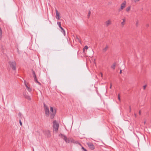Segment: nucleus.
<instances>
[{
    "mask_svg": "<svg viewBox=\"0 0 151 151\" xmlns=\"http://www.w3.org/2000/svg\"><path fill=\"white\" fill-rule=\"evenodd\" d=\"M59 136L60 137L63 139L66 143H70L71 142L73 143L74 144H78L81 146H82L81 144L78 141H75L73 139V138L71 137H69L67 138L65 135L62 133L60 134L59 135Z\"/></svg>",
    "mask_w": 151,
    "mask_h": 151,
    "instance_id": "nucleus-1",
    "label": "nucleus"
},
{
    "mask_svg": "<svg viewBox=\"0 0 151 151\" xmlns=\"http://www.w3.org/2000/svg\"><path fill=\"white\" fill-rule=\"evenodd\" d=\"M50 110L51 111L50 116V118L51 119H52L54 118L56 114V110L55 109H54L52 107H50Z\"/></svg>",
    "mask_w": 151,
    "mask_h": 151,
    "instance_id": "nucleus-2",
    "label": "nucleus"
},
{
    "mask_svg": "<svg viewBox=\"0 0 151 151\" xmlns=\"http://www.w3.org/2000/svg\"><path fill=\"white\" fill-rule=\"evenodd\" d=\"M59 127V124L57 123L56 120L54 121L53 122V127L54 129V131H55L56 133H57Z\"/></svg>",
    "mask_w": 151,
    "mask_h": 151,
    "instance_id": "nucleus-3",
    "label": "nucleus"
},
{
    "mask_svg": "<svg viewBox=\"0 0 151 151\" xmlns=\"http://www.w3.org/2000/svg\"><path fill=\"white\" fill-rule=\"evenodd\" d=\"M9 64L10 67L14 70H16V63L14 61H10Z\"/></svg>",
    "mask_w": 151,
    "mask_h": 151,
    "instance_id": "nucleus-4",
    "label": "nucleus"
},
{
    "mask_svg": "<svg viewBox=\"0 0 151 151\" xmlns=\"http://www.w3.org/2000/svg\"><path fill=\"white\" fill-rule=\"evenodd\" d=\"M44 107L45 115L47 117H48L50 115L49 108L45 103H44Z\"/></svg>",
    "mask_w": 151,
    "mask_h": 151,
    "instance_id": "nucleus-5",
    "label": "nucleus"
},
{
    "mask_svg": "<svg viewBox=\"0 0 151 151\" xmlns=\"http://www.w3.org/2000/svg\"><path fill=\"white\" fill-rule=\"evenodd\" d=\"M23 95L25 98L27 100H30L31 99V98L30 96H29L28 95V93L27 92H25L23 93Z\"/></svg>",
    "mask_w": 151,
    "mask_h": 151,
    "instance_id": "nucleus-6",
    "label": "nucleus"
},
{
    "mask_svg": "<svg viewBox=\"0 0 151 151\" xmlns=\"http://www.w3.org/2000/svg\"><path fill=\"white\" fill-rule=\"evenodd\" d=\"M87 145L91 150H93L95 149V146L93 143L89 142L87 143Z\"/></svg>",
    "mask_w": 151,
    "mask_h": 151,
    "instance_id": "nucleus-7",
    "label": "nucleus"
},
{
    "mask_svg": "<svg viewBox=\"0 0 151 151\" xmlns=\"http://www.w3.org/2000/svg\"><path fill=\"white\" fill-rule=\"evenodd\" d=\"M126 3L124 1L123 3L121 5L120 8L119 9V11H120L122 10L125 7L126 5Z\"/></svg>",
    "mask_w": 151,
    "mask_h": 151,
    "instance_id": "nucleus-8",
    "label": "nucleus"
},
{
    "mask_svg": "<svg viewBox=\"0 0 151 151\" xmlns=\"http://www.w3.org/2000/svg\"><path fill=\"white\" fill-rule=\"evenodd\" d=\"M111 21L110 20H108L104 22V25L106 27H108L111 24Z\"/></svg>",
    "mask_w": 151,
    "mask_h": 151,
    "instance_id": "nucleus-9",
    "label": "nucleus"
},
{
    "mask_svg": "<svg viewBox=\"0 0 151 151\" xmlns=\"http://www.w3.org/2000/svg\"><path fill=\"white\" fill-rule=\"evenodd\" d=\"M55 12H56L55 17L57 20H59L60 19V13L56 9H55Z\"/></svg>",
    "mask_w": 151,
    "mask_h": 151,
    "instance_id": "nucleus-10",
    "label": "nucleus"
},
{
    "mask_svg": "<svg viewBox=\"0 0 151 151\" xmlns=\"http://www.w3.org/2000/svg\"><path fill=\"white\" fill-rule=\"evenodd\" d=\"M24 83L25 84V86L26 87V89L29 92H31L32 91L31 88H30L29 87H28L26 83V81L25 80L24 81Z\"/></svg>",
    "mask_w": 151,
    "mask_h": 151,
    "instance_id": "nucleus-11",
    "label": "nucleus"
},
{
    "mask_svg": "<svg viewBox=\"0 0 151 151\" xmlns=\"http://www.w3.org/2000/svg\"><path fill=\"white\" fill-rule=\"evenodd\" d=\"M123 21L121 22V24L122 25V27H123L124 26V24H125V19H122Z\"/></svg>",
    "mask_w": 151,
    "mask_h": 151,
    "instance_id": "nucleus-12",
    "label": "nucleus"
},
{
    "mask_svg": "<svg viewBox=\"0 0 151 151\" xmlns=\"http://www.w3.org/2000/svg\"><path fill=\"white\" fill-rule=\"evenodd\" d=\"M32 73L33 74V78H37V76H36V75L35 71L33 70V69H32Z\"/></svg>",
    "mask_w": 151,
    "mask_h": 151,
    "instance_id": "nucleus-13",
    "label": "nucleus"
},
{
    "mask_svg": "<svg viewBox=\"0 0 151 151\" xmlns=\"http://www.w3.org/2000/svg\"><path fill=\"white\" fill-rule=\"evenodd\" d=\"M109 46L108 45H106V47L103 49V52H105L108 49Z\"/></svg>",
    "mask_w": 151,
    "mask_h": 151,
    "instance_id": "nucleus-14",
    "label": "nucleus"
},
{
    "mask_svg": "<svg viewBox=\"0 0 151 151\" xmlns=\"http://www.w3.org/2000/svg\"><path fill=\"white\" fill-rule=\"evenodd\" d=\"M2 31L0 27V39H1L2 37Z\"/></svg>",
    "mask_w": 151,
    "mask_h": 151,
    "instance_id": "nucleus-15",
    "label": "nucleus"
},
{
    "mask_svg": "<svg viewBox=\"0 0 151 151\" xmlns=\"http://www.w3.org/2000/svg\"><path fill=\"white\" fill-rule=\"evenodd\" d=\"M61 29V31L62 32L64 35H65V31L64 29L62 27H61V28H60Z\"/></svg>",
    "mask_w": 151,
    "mask_h": 151,
    "instance_id": "nucleus-16",
    "label": "nucleus"
},
{
    "mask_svg": "<svg viewBox=\"0 0 151 151\" xmlns=\"http://www.w3.org/2000/svg\"><path fill=\"white\" fill-rule=\"evenodd\" d=\"M116 65V63H114L113 64V65L111 66V68L113 69V70H114L115 69V67Z\"/></svg>",
    "mask_w": 151,
    "mask_h": 151,
    "instance_id": "nucleus-17",
    "label": "nucleus"
},
{
    "mask_svg": "<svg viewBox=\"0 0 151 151\" xmlns=\"http://www.w3.org/2000/svg\"><path fill=\"white\" fill-rule=\"evenodd\" d=\"M88 48V47L87 46H85L83 48V52L85 51L86 50H87Z\"/></svg>",
    "mask_w": 151,
    "mask_h": 151,
    "instance_id": "nucleus-18",
    "label": "nucleus"
},
{
    "mask_svg": "<svg viewBox=\"0 0 151 151\" xmlns=\"http://www.w3.org/2000/svg\"><path fill=\"white\" fill-rule=\"evenodd\" d=\"M131 9V6H130L128 7L126 9V11L127 12H129L130 10Z\"/></svg>",
    "mask_w": 151,
    "mask_h": 151,
    "instance_id": "nucleus-19",
    "label": "nucleus"
},
{
    "mask_svg": "<svg viewBox=\"0 0 151 151\" xmlns=\"http://www.w3.org/2000/svg\"><path fill=\"white\" fill-rule=\"evenodd\" d=\"M57 24L59 26V27L60 28H61V27H62L61 26V22H57Z\"/></svg>",
    "mask_w": 151,
    "mask_h": 151,
    "instance_id": "nucleus-20",
    "label": "nucleus"
},
{
    "mask_svg": "<svg viewBox=\"0 0 151 151\" xmlns=\"http://www.w3.org/2000/svg\"><path fill=\"white\" fill-rule=\"evenodd\" d=\"M138 25H139V21L137 20L136 21V25L137 27H138Z\"/></svg>",
    "mask_w": 151,
    "mask_h": 151,
    "instance_id": "nucleus-21",
    "label": "nucleus"
},
{
    "mask_svg": "<svg viewBox=\"0 0 151 151\" xmlns=\"http://www.w3.org/2000/svg\"><path fill=\"white\" fill-rule=\"evenodd\" d=\"M48 133V134L47 135V137H50V132L49 131H48L47 132Z\"/></svg>",
    "mask_w": 151,
    "mask_h": 151,
    "instance_id": "nucleus-22",
    "label": "nucleus"
},
{
    "mask_svg": "<svg viewBox=\"0 0 151 151\" xmlns=\"http://www.w3.org/2000/svg\"><path fill=\"white\" fill-rule=\"evenodd\" d=\"M91 12H90V11H89L88 12V17H89V16H90V14H91Z\"/></svg>",
    "mask_w": 151,
    "mask_h": 151,
    "instance_id": "nucleus-23",
    "label": "nucleus"
},
{
    "mask_svg": "<svg viewBox=\"0 0 151 151\" xmlns=\"http://www.w3.org/2000/svg\"><path fill=\"white\" fill-rule=\"evenodd\" d=\"M81 149L83 150L84 151H87V150L85 149L83 147H82Z\"/></svg>",
    "mask_w": 151,
    "mask_h": 151,
    "instance_id": "nucleus-24",
    "label": "nucleus"
},
{
    "mask_svg": "<svg viewBox=\"0 0 151 151\" xmlns=\"http://www.w3.org/2000/svg\"><path fill=\"white\" fill-rule=\"evenodd\" d=\"M35 81L36 83H37L38 82V81H37V78H34Z\"/></svg>",
    "mask_w": 151,
    "mask_h": 151,
    "instance_id": "nucleus-25",
    "label": "nucleus"
},
{
    "mask_svg": "<svg viewBox=\"0 0 151 151\" xmlns=\"http://www.w3.org/2000/svg\"><path fill=\"white\" fill-rule=\"evenodd\" d=\"M19 124H20V125L21 126H22V122L20 119L19 120Z\"/></svg>",
    "mask_w": 151,
    "mask_h": 151,
    "instance_id": "nucleus-26",
    "label": "nucleus"
},
{
    "mask_svg": "<svg viewBox=\"0 0 151 151\" xmlns=\"http://www.w3.org/2000/svg\"><path fill=\"white\" fill-rule=\"evenodd\" d=\"M147 86V85H145L144 86H143V88L144 90H145Z\"/></svg>",
    "mask_w": 151,
    "mask_h": 151,
    "instance_id": "nucleus-27",
    "label": "nucleus"
},
{
    "mask_svg": "<svg viewBox=\"0 0 151 151\" xmlns=\"http://www.w3.org/2000/svg\"><path fill=\"white\" fill-rule=\"evenodd\" d=\"M140 0H134V2L136 3L138 2V1H139Z\"/></svg>",
    "mask_w": 151,
    "mask_h": 151,
    "instance_id": "nucleus-28",
    "label": "nucleus"
},
{
    "mask_svg": "<svg viewBox=\"0 0 151 151\" xmlns=\"http://www.w3.org/2000/svg\"><path fill=\"white\" fill-rule=\"evenodd\" d=\"M118 99L119 101L120 100V96H119V94H118Z\"/></svg>",
    "mask_w": 151,
    "mask_h": 151,
    "instance_id": "nucleus-29",
    "label": "nucleus"
},
{
    "mask_svg": "<svg viewBox=\"0 0 151 151\" xmlns=\"http://www.w3.org/2000/svg\"><path fill=\"white\" fill-rule=\"evenodd\" d=\"M19 116L20 117H21V116H22V114L21 113L19 112Z\"/></svg>",
    "mask_w": 151,
    "mask_h": 151,
    "instance_id": "nucleus-30",
    "label": "nucleus"
},
{
    "mask_svg": "<svg viewBox=\"0 0 151 151\" xmlns=\"http://www.w3.org/2000/svg\"><path fill=\"white\" fill-rule=\"evenodd\" d=\"M37 83H38V84H39V85H40V86H41V83H40V82H39V81H38Z\"/></svg>",
    "mask_w": 151,
    "mask_h": 151,
    "instance_id": "nucleus-31",
    "label": "nucleus"
},
{
    "mask_svg": "<svg viewBox=\"0 0 151 151\" xmlns=\"http://www.w3.org/2000/svg\"><path fill=\"white\" fill-rule=\"evenodd\" d=\"M111 87H112V84L111 83H110V89H111Z\"/></svg>",
    "mask_w": 151,
    "mask_h": 151,
    "instance_id": "nucleus-32",
    "label": "nucleus"
},
{
    "mask_svg": "<svg viewBox=\"0 0 151 151\" xmlns=\"http://www.w3.org/2000/svg\"><path fill=\"white\" fill-rule=\"evenodd\" d=\"M139 115H141V111H139Z\"/></svg>",
    "mask_w": 151,
    "mask_h": 151,
    "instance_id": "nucleus-33",
    "label": "nucleus"
},
{
    "mask_svg": "<svg viewBox=\"0 0 151 151\" xmlns=\"http://www.w3.org/2000/svg\"><path fill=\"white\" fill-rule=\"evenodd\" d=\"M129 112H131V108L130 106H129Z\"/></svg>",
    "mask_w": 151,
    "mask_h": 151,
    "instance_id": "nucleus-34",
    "label": "nucleus"
},
{
    "mask_svg": "<svg viewBox=\"0 0 151 151\" xmlns=\"http://www.w3.org/2000/svg\"><path fill=\"white\" fill-rule=\"evenodd\" d=\"M149 26V25L148 24H147L146 25V27H148Z\"/></svg>",
    "mask_w": 151,
    "mask_h": 151,
    "instance_id": "nucleus-35",
    "label": "nucleus"
},
{
    "mask_svg": "<svg viewBox=\"0 0 151 151\" xmlns=\"http://www.w3.org/2000/svg\"><path fill=\"white\" fill-rule=\"evenodd\" d=\"M122 73V70H120V73L121 74V73Z\"/></svg>",
    "mask_w": 151,
    "mask_h": 151,
    "instance_id": "nucleus-36",
    "label": "nucleus"
},
{
    "mask_svg": "<svg viewBox=\"0 0 151 151\" xmlns=\"http://www.w3.org/2000/svg\"><path fill=\"white\" fill-rule=\"evenodd\" d=\"M134 116H135V117H136L137 116V115L136 114H134Z\"/></svg>",
    "mask_w": 151,
    "mask_h": 151,
    "instance_id": "nucleus-37",
    "label": "nucleus"
},
{
    "mask_svg": "<svg viewBox=\"0 0 151 151\" xmlns=\"http://www.w3.org/2000/svg\"><path fill=\"white\" fill-rule=\"evenodd\" d=\"M101 77H102L103 76V74L102 73H101Z\"/></svg>",
    "mask_w": 151,
    "mask_h": 151,
    "instance_id": "nucleus-38",
    "label": "nucleus"
},
{
    "mask_svg": "<svg viewBox=\"0 0 151 151\" xmlns=\"http://www.w3.org/2000/svg\"><path fill=\"white\" fill-rule=\"evenodd\" d=\"M76 39H77L78 40H79V39L78 38V37H76Z\"/></svg>",
    "mask_w": 151,
    "mask_h": 151,
    "instance_id": "nucleus-39",
    "label": "nucleus"
},
{
    "mask_svg": "<svg viewBox=\"0 0 151 151\" xmlns=\"http://www.w3.org/2000/svg\"><path fill=\"white\" fill-rule=\"evenodd\" d=\"M144 123H145V122H144Z\"/></svg>",
    "mask_w": 151,
    "mask_h": 151,
    "instance_id": "nucleus-40",
    "label": "nucleus"
},
{
    "mask_svg": "<svg viewBox=\"0 0 151 151\" xmlns=\"http://www.w3.org/2000/svg\"><path fill=\"white\" fill-rule=\"evenodd\" d=\"M1 39H0V40H1Z\"/></svg>",
    "mask_w": 151,
    "mask_h": 151,
    "instance_id": "nucleus-41",
    "label": "nucleus"
}]
</instances>
